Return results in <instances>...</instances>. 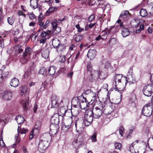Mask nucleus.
Here are the masks:
<instances>
[{
    "label": "nucleus",
    "instance_id": "nucleus-9",
    "mask_svg": "<svg viewBox=\"0 0 153 153\" xmlns=\"http://www.w3.org/2000/svg\"><path fill=\"white\" fill-rule=\"evenodd\" d=\"M99 71H94L91 76L89 77V80L90 82H93L94 80L98 81L99 77Z\"/></svg>",
    "mask_w": 153,
    "mask_h": 153
},
{
    "label": "nucleus",
    "instance_id": "nucleus-52",
    "mask_svg": "<svg viewBox=\"0 0 153 153\" xmlns=\"http://www.w3.org/2000/svg\"><path fill=\"white\" fill-rule=\"evenodd\" d=\"M115 148L118 149H120L121 147V144L119 143H114Z\"/></svg>",
    "mask_w": 153,
    "mask_h": 153
},
{
    "label": "nucleus",
    "instance_id": "nucleus-26",
    "mask_svg": "<svg viewBox=\"0 0 153 153\" xmlns=\"http://www.w3.org/2000/svg\"><path fill=\"white\" fill-rule=\"evenodd\" d=\"M59 122V117H53L51 119V124L56 125V128H57V125Z\"/></svg>",
    "mask_w": 153,
    "mask_h": 153
},
{
    "label": "nucleus",
    "instance_id": "nucleus-34",
    "mask_svg": "<svg viewBox=\"0 0 153 153\" xmlns=\"http://www.w3.org/2000/svg\"><path fill=\"white\" fill-rule=\"evenodd\" d=\"M72 103H74V105L76 107H80V108L81 100L78 99L73 100L72 101Z\"/></svg>",
    "mask_w": 153,
    "mask_h": 153
},
{
    "label": "nucleus",
    "instance_id": "nucleus-64",
    "mask_svg": "<svg viewBox=\"0 0 153 153\" xmlns=\"http://www.w3.org/2000/svg\"><path fill=\"white\" fill-rule=\"evenodd\" d=\"M110 65L111 64L109 62H107L105 63L104 68H108L110 66Z\"/></svg>",
    "mask_w": 153,
    "mask_h": 153
},
{
    "label": "nucleus",
    "instance_id": "nucleus-63",
    "mask_svg": "<svg viewBox=\"0 0 153 153\" xmlns=\"http://www.w3.org/2000/svg\"><path fill=\"white\" fill-rule=\"evenodd\" d=\"M40 40V43H44L46 42L47 38L42 37Z\"/></svg>",
    "mask_w": 153,
    "mask_h": 153
},
{
    "label": "nucleus",
    "instance_id": "nucleus-3",
    "mask_svg": "<svg viewBox=\"0 0 153 153\" xmlns=\"http://www.w3.org/2000/svg\"><path fill=\"white\" fill-rule=\"evenodd\" d=\"M92 110H88L86 111L84 116V119L83 120V123L85 126H88L92 123L93 120Z\"/></svg>",
    "mask_w": 153,
    "mask_h": 153
},
{
    "label": "nucleus",
    "instance_id": "nucleus-17",
    "mask_svg": "<svg viewBox=\"0 0 153 153\" xmlns=\"http://www.w3.org/2000/svg\"><path fill=\"white\" fill-rule=\"evenodd\" d=\"M19 84V79L15 77L13 78L10 82V85L14 87L18 86Z\"/></svg>",
    "mask_w": 153,
    "mask_h": 153
},
{
    "label": "nucleus",
    "instance_id": "nucleus-37",
    "mask_svg": "<svg viewBox=\"0 0 153 153\" xmlns=\"http://www.w3.org/2000/svg\"><path fill=\"white\" fill-rule=\"evenodd\" d=\"M136 98L135 96L132 97L129 99V103L133 107L135 106Z\"/></svg>",
    "mask_w": 153,
    "mask_h": 153
},
{
    "label": "nucleus",
    "instance_id": "nucleus-27",
    "mask_svg": "<svg viewBox=\"0 0 153 153\" xmlns=\"http://www.w3.org/2000/svg\"><path fill=\"white\" fill-rule=\"evenodd\" d=\"M130 34V31L128 28L124 27L122 29L121 34L124 37H126Z\"/></svg>",
    "mask_w": 153,
    "mask_h": 153
},
{
    "label": "nucleus",
    "instance_id": "nucleus-60",
    "mask_svg": "<svg viewBox=\"0 0 153 153\" xmlns=\"http://www.w3.org/2000/svg\"><path fill=\"white\" fill-rule=\"evenodd\" d=\"M74 73L72 71H71L68 73L67 75V76L71 79L73 76Z\"/></svg>",
    "mask_w": 153,
    "mask_h": 153
},
{
    "label": "nucleus",
    "instance_id": "nucleus-44",
    "mask_svg": "<svg viewBox=\"0 0 153 153\" xmlns=\"http://www.w3.org/2000/svg\"><path fill=\"white\" fill-rule=\"evenodd\" d=\"M66 60V57L65 56H61L59 59V62L61 63H64Z\"/></svg>",
    "mask_w": 153,
    "mask_h": 153
},
{
    "label": "nucleus",
    "instance_id": "nucleus-22",
    "mask_svg": "<svg viewBox=\"0 0 153 153\" xmlns=\"http://www.w3.org/2000/svg\"><path fill=\"white\" fill-rule=\"evenodd\" d=\"M51 31L50 30H48L47 32L43 31L40 34L41 36L42 37L47 38V39H49L51 36Z\"/></svg>",
    "mask_w": 153,
    "mask_h": 153
},
{
    "label": "nucleus",
    "instance_id": "nucleus-53",
    "mask_svg": "<svg viewBox=\"0 0 153 153\" xmlns=\"http://www.w3.org/2000/svg\"><path fill=\"white\" fill-rule=\"evenodd\" d=\"M104 33L102 34V36L104 38H106V35L108 34H109V33H110V32L109 30L106 29H105L104 31Z\"/></svg>",
    "mask_w": 153,
    "mask_h": 153
},
{
    "label": "nucleus",
    "instance_id": "nucleus-33",
    "mask_svg": "<svg viewBox=\"0 0 153 153\" xmlns=\"http://www.w3.org/2000/svg\"><path fill=\"white\" fill-rule=\"evenodd\" d=\"M125 23L124 22L121 20L120 22H117V21L116 22L115 24V25L117 27H119V29H122L123 28L125 27V25L126 24H124Z\"/></svg>",
    "mask_w": 153,
    "mask_h": 153
},
{
    "label": "nucleus",
    "instance_id": "nucleus-4",
    "mask_svg": "<svg viewBox=\"0 0 153 153\" xmlns=\"http://www.w3.org/2000/svg\"><path fill=\"white\" fill-rule=\"evenodd\" d=\"M131 14L127 10L122 11L119 17L117 20V22H120L122 20L125 22H128L129 20L131 18Z\"/></svg>",
    "mask_w": 153,
    "mask_h": 153
},
{
    "label": "nucleus",
    "instance_id": "nucleus-10",
    "mask_svg": "<svg viewBox=\"0 0 153 153\" xmlns=\"http://www.w3.org/2000/svg\"><path fill=\"white\" fill-rule=\"evenodd\" d=\"M152 109L151 107L145 108L143 107L142 110V114L146 117H150L152 114Z\"/></svg>",
    "mask_w": 153,
    "mask_h": 153
},
{
    "label": "nucleus",
    "instance_id": "nucleus-58",
    "mask_svg": "<svg viewBox=\"0 0 153 153\" xmlns=\"http://www.w3.org/2000/svg\"><path fill=\"white\" fill-rule=\"evenodd\" d=\"M94 19V15H90L88 18V20L91 22L93 21Z\"/></svg>",
    "mask_w": 153,
    "mask_h": 153
},
{
    "label": "nucleus",
    "instance_id": "nucleus-1",
    "mask_svg": "<svg viewBox=\"0 0 153 153\" xmlns=\"http://www.w3.org/2000/svg\"><path fill=\"white\" fill-rule=\"evenodd\" d=\"M51 139V136L49 133L41 134L38 144V149L41 153H43L49 145L48 141Z\"/></svg>",
    "mask_w": 153,
    "mask_h": 153
},
{
    "label": "nucleus",
    "instance_id": "nucleus-41",
    "mask_svg": "<svg viewBox=\"0 0 153 153\" xmlns=\"http://www.w3.org/2000/svg\"><path fill=\"white\" fill-rule=\"evenodd\" d=\"M7 22L10 25H12L15 21V19L12 17H9L7 19Z\"/></svg>",
    "mask_w": 153,
    "mask_h": 153
},
{
    "label": "nucleus",
    "instance_id": "nucleus-20",
    "mask_svg": "<svg viewBox=\"0 0 153 153\" xmlns=\"http://www.w3.org/2000/svg\"><path fill=\"white\" fill-rule=\"evenodd\" d=\"M134 143H132L129 147V149L130 151L132 153H137L139 151V148L138 146H135V147H134Z\"/></svg>",
    "mask_w": 153,
    "mask_h": 153
},
{
    "label": "nucleus",
    "instance_id": "nucleus-42",
    "mask_svg": "<svg viewBox=\"0 0 153 153\" xmlns=\"http://www.w3.org/2000/svg\"><path fill=\"white\" fill-rule=\"evenodd\" d=\"M97 134L96 132H95L91 136V139L93 142H96L97 141Z\"/></svg>",
    "mask_w": 153,
    "mask_h": 153
},
{
    "label": "nucleus",
    "instance_id": "nucleus-36",
    "mask_svg": "<svg viewBox=\"0 0 153 153\" xmlns=\"http://www.w3.org/2000/svg\"><path fill=\"white\" fill-rule=\"evenodd\" d=\"M48 85V83H47L46 82H42L41 87L39 90V92L40 91V92L42 91L45 90V89H47V86Z\"/></svg>",
    "mask_w": 153,
    "mask_h": 153
},
{
    "label": "nucleus",
    "instance_id": "nucleus-5",
    "mask_svg": "<svg viewBox=\"0 0 153 153\" xmlns=\"http://www.w3.org/2000/svg\"><path fill=\"white\" fill-rule=\"evenodd\" d=\"M75 125L77 131L79 134H81L84 130L85 126L83 120L78 119L76 120Z\"/></svg>",
    "mask_w": 153,
    "mask_h": 153
},
{
    "label": "nucleus",
    "instance_id": "nucleus-11",
    "mask_svg": "<svg viewBox=\"0 0 153 153\" xmlns=\"http://www.w3.org/2000/svg\"><path fill=\"white\" fill-rule=\"evenodd\" d=\"M58 98L56 95H53L51 98V106L52 108H56L58 107L59 105V103L58 102Z\"/></svg>",
    "mask_w": 153,
    "mask_h": 153
},
{
    "label": "nucleus",
    "instance_id": "nucleus-35",
    "mask_svg": "<svg viewBox=\"0 0 153 153\" xmlns=\"http://www.w3.org/2000/svg\"><path fill=\"white\" fill-rule=\"evenodd\" d=\"M22 57L20 59L19 61L22 64H25L27 62L30 57H27L25 56H24L23 55H22Z\"/></svg>",
    "mask_w": 153,
    "mask_h": 153
},
{
    "label": "nucleus",
    "instance_id": "nucleus-46",
    "mask_svg": "<svg viewBox=\"0 0 153 153\" xmlns=\"http://www.w3.org/2000/svg\"><path fill=\"white\" fill-rule=\"evenodd\" d=\"M116 39L115 38H112L111 39H110L108 42V43H109V44H111V45H112L116 43Z\"/></svg>",
    "mask_w": 153,
    "mask_h": 153
},
{
    "label": "nucleus",
    "instance_id": "nucleus-2",
    "mask_svg": "<svg viewBox=\"0 0 153 153\" xmlns=\"http://www.w3.org/2000/svg\"><path fill=\"white\" fill-rule=\"evenodd\" d=\"M99 105V106L94 107L92 110V116L95 119L99 118L102 114V109H103V108L102 103L100 102Z\"/></svg>",
    "mask_w": 153,
    "mask_h": 153
},
{
    "label": "nucleus",
    "instance_id": "nucleus-55",
    "mask_svg": "<svg viewBox=\"0 0 153 153\" xmlns=\"http://www.w3.org/2000/svg\"><path fill=\"white\" fill-rule=\"evenodd\" d=\"M92 66L90 63H88L87 65V70L90 72L92 71Z\"/></svg>",
    "mask_w": 153,
    "mask_h": 153
},
{
    "label": "nucleus",
    "instance_id": "nucleus-45",
    "mask_svg": "<svg viewBox=\"0 0 153 153\" xmlns=\"http://www.w3.org/2000/svg\"><path fill=\"white\" fill-rule=\"evenodd\" d=\"M119 132L120 135L122 136L124 133V128L123 126H121L120 127Z\"/></svg>",
    "mask_w": 153,
    "mask_h": 153
},
{
    "label": "nucleus",
    "instance_id": "nucleus-59",
    "mask_svg": "<svg viewBox=\"0 0 153 153\" xmlns=\"http://www.w3.org/2000/svg\"><path fill=\"white\" fill-rule=\"evenodd\" d=\"M102 36L99 35L97 37H96L95 38V40L96 41H98L100 39H102L103 40H104V39L105 38H102Z\"/></svg>",
    "mask_w": 153,
    "mask_h": 153
},
{
    "label": "nucleus",
    "instance_id": "nucleus-6",
    "mask_svg": "<svg viewBox=\"0 0 153 153\" xmlns=\"http://www.w3.org/2000/svg\"><path fill=\"white\" fill-rule=\"evenodd\" d=\"M143 94L147 97L150 96L153 93V86L148 85L144 87L143 91Z\"/></svg>",
    "mask_w": 153,
    "mask_h": 153
},
{
    "label": "nucleus",
    "instance_id": "nucleus-50",
    "mask_svg": "<svg viewBox=\"0 0 153 153\" xmlns=\"http://www.w3.org/2000/svg\"><path fill=\"white\" fill-rule=\"evenodd\" d=\"M19 135L18 134H16L15 135V139L16 140V142L15 143L16 144H19L20 142V139H19L18 138Z\"/></svg>",
    "mask_w": 153,
    "mask_h": 153
},
{
    "label": "nucleus",
    "instance_id": "nucleus-25",
    "mask_svg": "<svg viewBox=\"0 0 153 153\" xmlns=\"http://www.w3.org/2000/svg\"><path fill=\"white\" fill-rule=\"evenodd\" d=\"M122 76V75L121 74H117L116 75L114 79L115 81V83L116 84L118 83V85L121 84V83L123 82L121 81V79Z\"/></svg>",
    "mask_w": 153,
    "mask_h": 153
},
{
    "label": "nucleus",
    "instance_id": "nucleus-7",
    "mask_svg": "<svg viewBox=\"0 0 153 153\" xmlns=\"http://www.w3.org/2000/svg\"><path fill=\"white\" fill-rule=\"evenodd\" d=\"M12 93V92L10 91L5 90L1 91V96H2V98L4 100H9L11 98Z\"/></svg>",
    "mask_w": 153,
    "mask_h": 153
},
{
    "label": "nucleus",
    "instance_id": "nucleus-48",
    "mask_svg": "<svg viewBox=\"0 0 153 153\" xmlns=\"http://www.w3.org/2000/svg\"><path fill=\"white\" fill-rule=\"evenodd\" d=\"M93 91L90 89H88L85 90L82 93V94L84 95H87L91 94Z\"/></svg>",
    "mask_w": 153,
    "mask_h": 153
},
{
    "label": "nucleus",
    "instance_id": "nucleus-30",
    "mask_svg": "<svg viewBox=\"0 0 153 153\" xmlns=\"http://www.w3.org/2000/svg\"><path fill=\"white\" fill-rule=\"evenodd\" d=\"M15 120L17 123L19 124H21L24 121V118L22 116L18 115L15 118Z\"/></svg>",
    "mask_w": 153,
    "mask_h": 153
},
{
    "label": "nucleus",
    "instance_id": "nucleus-18",
    "mask_svg": "<svg viewBox=\"0 0 153 153\" xmlns=\"http://www.w3.org/2000/svg\"><path fill=\"white\" fill-rule=\"evenodd\" d=\"M103 108V113L105 115H108L110 114L113 111L112 108L110 106H104Z\"/></svg>",
    "mask_w": 153,
    "mask_h": 153
},
{
    "label": "nucleus",
    "instance_id": "nucleus-51",
    "mask_svg": "<svg viewBox=\"0 0 153 153\" xmlns=\"http://www.w3.org/2000/svg\"><path fill=\"white\" fill-rule=\"evenodd\" d=\"M96 23H93L92 24H90L89 25H87L85 26V30L87 31V28L88 27L90 28H92L95 25Z\"/></svg>",
    "mask_w": 153,
    "mask_h": 153
},
{
    "label": "nucleus",
    "instance_id": "nucleus-56",
    "mask_svg": "<svg viewBox=\"0 0 153 153\" xmlns=\"http://www.w3.org/2000/svg\"><path fill=\"white\" fill-rule=\"evenodd\" d=\"M28 14L29 15V17L30 19L32 20L33 19H36V16L33 13H31V14L28 13Z\"/></svg>",
    "mask_w": 153,
    "mask_h": 153
},
{
    "label": "nucleus",
    "instance_id": "nucleus-12",
    "mask_svg": "<svg viewBox=\"0 0 153 153\" xmlns=\"http://www.w3.org/2000/svg\"><path fill=\"white\" fill-rule=\"evenodd\" d=\"M67 121L69 122V124L68 125L65 124L64 123H62V129L65 131H67L70 128L72 125V120L71 118L68 119Z\"/></svg>",
    "mask_w": 153,
    "mask_h": 153
},
{
    "label": "nucleus",
    "instance_id": "nucleus-23",
    "mask_svg": "<svg viewBox=\"0 0 153 153\" xmlns=\"http://www.w3.org/2000/svg\"><path fill=\"white\" fill-rule=\"evenodd\" d=\"M82 142L78 141L77 140H75L72 142V144L73 146L75 148H79L80 147L82 144Z\"/></svg>",
    "mask_w": 153,
    "mask_h": 153
},
{
    "label": "nucleus",
    "instance_id": "nucleus-38",
    "mask_svg": "<svg viewBox=\"0 0 153 153\" xmlns=\"http://www.w3.org/2000/svg\"><path fill=\"white\" fill-rule=\"evenodd\" d=\"M140 15L143 17H145L147 15V13L146 9L142 8L140 11Z\"/></svg>",
    "mask_w": 153,
    "mask_h": 153
},
{
    "label": "nucleus",
    "instance_id": "nucleus-21",
    "mask_svg": "<svg viewBox=\"0 0 153 153\" xmlns=\"http://www.w3.org/2000/svg\"><path fill=\"white\" fill-rule=\"evenodd\" d=\"M140 23L138 19H134L131 21L130 24L131 26L135 28H137Z\"/></svg>",
    "mask_w": 153,
    "mask_h": 153
},
{
    "label": "nucleus",
    "instance_id": "nucleus-47",
    "mask_svg": "<svg viewBox=\"0 0 153 153\" xmlns=\"http://www.w3.org/2000/svg\"><path fill=\"white\" fill-rule=\"evenodd\" d=\"M53 7H50L45 13V15L46 16H48L51 12H54V11L53 10Z\"/></svg>",
    "mask_w": 153,
    "mask_h": 153
},
{
    "label": "nucleus",
    "instance_id": "nucleus-31",
    "mask_svg": "<svg viewBox=\"0 0 153 153\" xmlns=\"http://www.w3.org/2000/svg\"><path fill=\"white\" fill-rule=\"evenodd\" d=\"M41 53L42 56L45 59H47L49 56V51L48 49L41 51Z\"/></svg>",
    "mask_w": 153,
    "mask_h": 153
},
{
    "label": "nucleus",
    "instance_id": "nucleus-24",
    "mask_svg": "<svg viewBox=\"0 0 153 153\" xmlns=\"http://www.w3.org/2000/svg\"><path fill=\"white\" fill-rule=\"evenodd\" d=\"M98 81L100 82L101 80L105 79L107 77V74L102 72H99Z\"/></svg>",
    "mask_w": 153,
    "mask_h": 153
},
{
    "label": "nucleus",
    "instance_id": "nucleus-43",
    "mask_svg": "<svg viewBox=\"0 0 153 153\" xmlns=\"http://www.w3.org/2000/svg\"><path fill=\"white\" fill-rule=\"evenodd\" d=\"M27 88L26 86L24 85L22 86L21 87V92L23 94L26 93L27 92Z\"/></svg>",
    "mask_w": 153,
    "mask_h": 153
},
{
    "label": "nucleus",
    "instance_id": "nucleus-32",
    "mask_svg": "<svg viewBox=\"0 0 153 153\" xmlns=\"http://www.w3.org/2000/svg\"><path fill=\"white\" fill-rule=\"evenodd\" d=\"M31 49L30 48L28 47H26L25 48V51L23 53V54L24 56H25L27 57H30L31 53H30V51Z\"/></svg>",
    "mask_w": 153,
    "mask_h": 153
},
{
    "label": "nucleus",
    "instance_id": "nucleus-16",
    "mask_svg": "<svg viewBox=\"0 0 153 153\" xmlns=\"http://www.w3.org/2000/svg\"><path fill=\"white\" fill-rule=\"evenodd\" d=\"M52 45L54 48H58L61 46V45L60 41L57 38H55L52 40Z\"/></svg>",
    "mask_w": 153,
    "mask_h": 153
},
{
    "label": "nucleus",
    "instance_id": "nucleus-29",
    "mask_svg": "<svg viewBox=\"0 0 153 153\" xmlns=\"http://www.w3.org/2000/svg\"><path fill=\"white\" fill-rule=\"evenodd\" d=\"M30 6L33 9L36 8L38 6L37 0H30Z\"/></svg>",
    "mask_w": 153,
    "mask_h": 153
},
{
    "label": "nucleus",
    "instance_id": "nucleus-15",
    "mask_svg": "<svg viewBox=\"0 0 153 153\" xmlns=\"http://www.w3.org/2000/svg\"><path fill=\"white\" fill-rule=\"evenodd\" d=\"M59 126L57 125V128H56V125L53 124H51L50 126V131L53 134H56L58 132L59 129Z\"/></svg>",
    "mask_w": 153,
    "mask_h": 153
},
{
    "label": "nucleus",
    "instance_id": "nucleus-62",
    "mask_svg": "<svg viewBox=\"0 0 153 153\" xmlns=\"http://www.w3.org/2000/svg\"><path fill=\"white\" fill-rule=\"evenodd\" d=\"M27 131V130L25 129H22L21 130H20V133L21 134H25Z\"/></svg>",
    "mask_w": 153,
    "mask_h": 153
},
{
    "label": "nucleus",
    "instance_id": "nucleus-14",
    "mask_svg": "<svg viewBox=\"0 0 153 153\" xmlns=\"http://www.w3.org/2000/svg\"><path fill=\"white\" fill-rule=\"evenodd\" d=\"M96 51L95 49H90L87 54L88 57L90 60L93 59L96 55Z\"/></svg>",
    "mask_w": 153,
    "mask_h": 153
},
{
    "label": "nucleus",
    "instance_id": "nucleus-61",
    "mask_svg": "<svg viewBox=\"0 0 153 153\" xmlns=\"http://www.w3.org/2000/svg\"><path fill=\"white\" fill-rule=\"evenodd\" d=\"M148 146L150 149L152 151H153V142H152L150 145H149L148 143H147Z\"/></svg>",
    "mask_w": 153,
    "mask_h": 153
},
{
    "label": "nucleus",
    "instance_id": "nucleus-40",
    "mask_svg": "<svg viewBox=\"0 0 153 153\" xmlns=\"http://www.w3.org/2000/svg\"><path fill=\"white\" fill-rule=\"evenodd\" d=\"M47 70L45 67H42L41 68L39 71V73L42 74H46L47 73Z\"/></svg>",
    "mask_w": 153,
    "mask_h": 153
},
{
    "label": "nucleus",
    "instance_id": "nucleus-28",
    "mask_svg": "<svg viewBox=\"0 0 153 153\" xmlns=\"http://www.w3.org/2000/svg\"><path fill=\"white\" fill-rule=\"evenodd\" d=\"M56 70V67L54 66H51L49 68L48 73L50 75H53L55 74Z\"/></svg>",
    "mask_w": 153,
    "mask_h": 153
},
{
    "label": "nucleus",
    "instance_id": "nucleus-57",
    "mask_svg": "<svg viewBox=\"0 0 153 153\" xmlns=\"http://www.w3.org/2000/svg\"><path fill=\"white\" fill-rule=\"evenodd\" d=\"M51 24L53 27V30L57 27V24L56 22H51Z\"/></svg>",
    "mask_w": 153,
    "mask_h": 153
},
{
    "label": "nucleus",
    "instance_id": "nucleus-13",
    "mask_svg": "<svg viewBox=\"0 0 153 153\" xmlns=\"http://www.w3.org/2000/svg\"><path fill=\"white\" fill-rule=\"evenodd\" d=\"M125 79L126 82L125 84H126L127 82L129 83L130 84L134 83L136 82V81L135 79V78L133 77L132 75H127V77H124Z\"/></svg>",
    "mask_w": 153,
    "mask_h": 153
},
{
    "label": "nucleus",
    "instance_id": "nucleus-19",
    "mask_svg": "<svg viewBox=\"0 0 153 153\" xmlns=\"http://www.w3.org/2000/svg\"><path fill=\"white\" fill-rule=\"evenodd\" d=\"M29 102V98L27 97L25 99L22 100L21 103L22 105L23 108L26 110L28 108L27 106Z\"/></svg>",
    "mask_w": 153,
    "mask_h": 153
},
{
    "label": "nucleus",
    "instance_id": "nucleus-39",
    "mask_svg": "<svg viewBox=\"0 0 153 153\" xmlns=\"http://www.w3.org/2000/svg\"><path fill=\"white\" fill-rule=\"evenodd\" d=\"M83 38V36L81 35H76L75 38V40L76 42H80L81 41Z\"/></svg>",
    "mask_w": 153,
    "mask_h": 153
},
{
    "label": "nucleus",
    "instance_id": "nucleus-54",
    "mask_svg": "<svg viewBox=\"0 0 153 153\" xmlns=\"http://www.w3.org/2000/svg\"><path fill=\"white\" fill-rule=\"evenodd\" d=\"M9 74L8 71H4V72L2 71V78H3V80L4 79V77H7Z\"/></svg>",
    "mask_w": 153,
    "mask_h": 153
},
{
    "label": "nucleus",
    "instance_id": "nucleus-49",
    "mask_svg": "<svg viewBox=\"0 0 153 153\" xmlns=\"http://www.w3.org/2000/svg\"><path fill=\"white\" fill-rule=\"evenodd\" d=\"M61 31V28L58 27H57L53 30V33L55 34H57L59 33Z\"/></svg>",
    "mask_w": 153,
    "mask_h": 153
},
{
    "label": "nucleus",
    "instance_id": "nucleus-8",
    "mask_svg": "<svg viewBox=\"0 0 153 153\" xmlns=\"http://www.w3.org/2000/svg\"><path fill=\"white\" fill-rule=\"evenodd\" d=\"M91 105L90 102L87 100L86 98L83 97L82 99L81 100L80 108L82 109H87Z\"/></svg>",
    "mask_w": 153,
    "mask_h": 153
}]
</instances>
